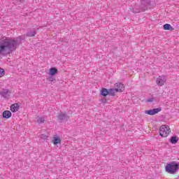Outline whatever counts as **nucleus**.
I'll use <instances>...</instances> for the list:
<instances>
[{"mask_svg": "<svg viewBox=\"0 0 179 179\" xmlns=\"http://www.w3.org/2000/svg\"><path fill=\"white\" fill-rule=\"evenodd\" d=\"M117 92H118V91H117V90L115 88V89L110 88L108 90V94L110 96H115V93H117Z\"/></svg>", "mask_w": 179, "mask_h": 179, "instance_id": "obj_14", "label": "nucleus"}, {"mask_svg": "<svg viewBox=\"0 0 179 179\" xmlns=\"http://www.w3.org/2000/svg\"><path fill=\"white\" fill-rule=\"evenodd\" d=\"M10 91L9 90H4L0 92V95L4 99H9L10 97Z\"/></svg>", "mask_w": 179, "mask_h": 179, "instance_id": "obj_9", "label": "nucleus"}, {"mask_svg": "<svg viewBox=\"0 0 179 179\" xmlns=\"http://www.w3.org/2000/svg\"><path fill=\"white\" fill-rule=\"evenodd\" d=\"M170 127L169 126L162 125L159 129V135L162 136V138H167L169 134H170Z\"/></svg>", "mask_w": 179, "mask_h": 179, "instance_id": "obj_3", "label": "nucleus"}, {"mask_svg": "<svg viewBox=\"0 0 179 179\" xmlns=\"http://www.w3.org/2000/svg\"><path fill=\"white\" fill-rule=\"evenodd\" d=\"M12 117V113L10 110H5L3 113V118H10Z\"/></svg>", "mask_w": 179, "mask_h": 179, "instance_id": "obj_11", "label": "nucleus"}, {"mask_svg": "<svg viewBox=\"0 0 179 179\" xmlns=\"http://www.w3.org/2000/svg\"><path fill=\"white\" fill-rule=\"evenodd\" d=\"M45 121V120L44 119V117H38L36 122L38 124H43L44 123V122Z\"/></svg>", "mask_w": 179, "mask_h": 179, "instance_id": "obj_18", "label": "nucleus"}, {"mask_svg": "<svg viewBox=\"0 0 179 179\" xmlns=\"http://www.w3.org/2000/svg\"><path fill=\"white\" fill-rule=\"evenodd\" d=\"M164 30H169L170 31H173L174 28H173L170 24H164Z\"/></svg>", "mask_w": 179, "mask_h": 179, "instance_id": "obj_13", "label": "nucleus"}, {"mask_svg": "<svg viewBox=\"0 0 179 179\" xmlns=\"http://www.w3.org/2000/svg\"><path fill=\"white\" fill-rule=\"evenodd\" d=\"M19 110V104L18 103H13L10 106V111L12 113H16Z\"/></svg>", "mask_w": 179, "mask_h": 179, "instance_id": "obj_10", "label": "nucleus"}, {"mask_svg": "<svg viewBox=\"0 0 179 179\" xmlns=\"http://www.w3.org/2000/svg\"><path fill=\"white\" fill-rule=\"evenodd\" d=\"M141 5L144 6V7H141L140 10H134V13H139L141 12H145V10H147L148 6L150 5V0H142Z\"/></svg>", "mask_w": 179, "mask_h": 179, "instance_id": "obj_4", "label": "nucleus"}, {"mask_svg": "<svg viewBox=\"0 0 179 179\" xmlns=\"http://www.w3.org/2000/svg\"><path fill=\"white\" fill-rule=\"evenodd\" d=\"M115 86L116 87L115 90H117V92H119L120 93H122V92H123L125 89L124 84L121 83H116L115 84Z\"/></svg>", "mask_w": 179, "mask_h": 179, "instance_id": "obj_7", "label": "nucleus"}, {"mask_svg": "<svg viewBox=\"0 0 179 179\" xmlns=\"http://www.w3.org/2000/svg\"><path fill=\"white\" fill-rule=\"evenodd\" d=\"M153 101H155L154 97H151L145 100V103H153Z\"/></svg>", "mask_w": 179, "mask_h": 179, "instance_id": "obj_20", "label": "nucleus"}, {"mask_svg": "<svg viewBox=\"0 0 179 179\" xmlns=\"http://www.w3.org/2000/svg\"><path fill=\"white\" fill-rule=\"evenodd\" d=\"M52 142L54 145H58V143H61V139L58 137H54L52 139Z\"/></svg>", "mask_w": 179, "mask_h": 179, "instance_id": "obj_17", "label": "nucleus"}, {"mask_svg": "<svg viewBox=\"0 0 179 179\" xmlns=\"http://www.w3.org/2000/svg\"><path fill=\"white\" fill-rule=\"evenodd\" d=\"M5 75V70L3 69L0 68V78H2Z\"/></svg>", "mask_w": 179, "mask_h": 179, "instance_id": "obj_21", "label": "nucleus"}, {"mask_svg": "<svg viewBox=\"0 0 179 179\" xmlns=\"http://www.w3.org/2000/svg\"><path fill=\"white\" fill-rule=\"evenodd\" d=\"M22 40H24V38L18 36L14 38H6L1 40L0 41V55H9L13 51H16L22 43Z\"/></svg>", "mask_w": 179, "mask_h": 179, "instance_id": "obj_1", "label": "nucleus"}, {"mask_svg": "<svg viewBox=\"0 0 179 179\" xmlns=\"http://www.w3.org/2000/svg\"><path fill=\"white\" fill-rule=\"evenodd\" d=\"M48 80H49L50 82H53V81H54V78H53L52 77H50V78H48Z\"/></svg>", "mask_w": 179, "mask_h": 179, "instance_id": "obj_23", "label": "nucleus"}, {"mask_svg": "<svg viewBox=\"0 0 179 179\" xmlns=\"http://www.w3.org/2000/svg\"><path fill=\"white\" fill-rule=\"evenodd\" d=\"M58 73V69H55V68H51L50 69V75H51V76H54V75H55L56 73Z\"/></svg>", "mask_w": 179, "mask_h": 179, "instance_id": "obj_15", "label": "nucleus"}, {"mask_svg": "<svg viewBox=\"0 0 179 179\" xmlns=\"http://www.w3.org/2000/svg\"><path fill=\"white\" fill-rule=\"evenodd\" d=\"M169 142L171 143H172L173 145H176V143H177V142H178V137H177V136H172L169 139Z\"/></svg>", "mask_w": 179, "mask_h": 179, "instance_id": "obj_12", "label": "nucleus"}, {"mask_svg": "<svg viewBox=\"0 0 179 179\" xmlns=\"http://www.w3.org/2000/svg\"><path fill=\"white\" fill-rule=\"evenodd\" d=\"M48 136H47V135L45 134H42L41 135V139H43L44 141H46V139H48Z\"/></svg>", "mask_w": 179, "mask_h": 179, "instance_id": "obj_22", "label": "nucleus"}, {"mask_svg": "<svg viewBox=\"0 0 179 179\" xmlns=\"http://www.w3.org/2000/svg\"><path fill=\"white\" fill-rule=\"evenodd\" d=\"M178 164L173 162L166 164L165 170L166 173H169V174H176V173L178 171Z\"/></svg>", "mask_w": 179, "mask_h": 179, "instance_id": "obj_2", "label": "nucleus"}, {"mask_svg": "<svg viewBox=\"0 0 179 179\" xmlns=\"http://www.w3.org/2000/svg\"><path fill=\"white\" fill-rule=\"evenodd\" d=\"M156 83L158 86H164V83H166V78L163 76H159L157 78Z\"/></svg>", "mask_w": 179, "mask_h": 179, "instance_id": "obj_8", "label": "nucleus"}, {"mask_svg": "<svg viewBox=\"0 0 179 179\" xmlns=\"http://www.w3.org/2000/svg\"><path fill=\"white\" fill-rule=\"evenodd\" d=\"M160 111H162V108H157L149 110H145V113L148 114V115H155V114L160 113Z\"/></svg>", "mask_w": 179, "mask_h": 179, "instance_id": "obj_6", "label": "nucleus"}, {"mask_svg": "<svg viewBox=\"0 0 179 179\" xmlns=\"http://www.w3.org/2000/svg\"><path fill=\"white\" fill-rule=\"evenodd\" d=\"M27 36L28 37H34V36H36V31H33L31 32H28V33H27Z\"/></svg>", "mask_w": 179, "mask_h": 179, "instance_id": "obj_19", "label": "nucleus"}, {"mask_svg": "<svg viewBox=\"0 0 179 179\" xmlns=\"http://www.w3.org/2000/svg\"><path fill=\"white\" fill-rule=\"evenodd\" d=\"M101 96H103V97H106L108 94V90L106 88H102L101 91Z\"/></svg>", "mask_w": 179, "mask_h": 179, "instance_id": "obj_16", "label": "nucleus"}, {"mask_svg": "<svg viewBox=\"0 0 179 179\" xmlns=\"http://www.w3.org/2000/svg\"><path fill=\"white\" fill-rule=\"evenodd\" d=\"M57 119L60 122H62L63 121H68V120H69V116H68L66 113H60L57 115Z\"/></svg>", "mask_w": 179, "mask_h": 179, "instance_id": "obj_5", "label": "nucleus"}]
</instances>
